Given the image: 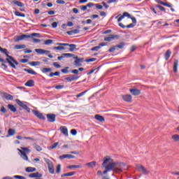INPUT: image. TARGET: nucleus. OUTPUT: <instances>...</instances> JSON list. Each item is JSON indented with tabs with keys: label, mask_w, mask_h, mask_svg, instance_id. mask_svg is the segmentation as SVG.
Returning a JSON list of instances; mask_svg holds the SVG:
<instances>
[{
	"label": "nucleus",
	"mask_w": 179,
	"mask_h": 179,
	"mask_svg": "<svg viewBox=\"0 0 179 179\" xmlns=\"http://www.w3.org/2000/svg\"><path fill=\"white\" fill-rule=\"evenodd\" d=\"M58 145H59V142L55 143L53 145H50V149H55Z\"/></svg>",
	"instance_id": "nucleus-46"
},
{
	"label": "nucleus",
	"mask_w": 179,
	"mask_h": 179,
	"mask_svg": "<svg viewBox=\"0 0 179 179\" xmlns=\"http://www.w3.org/2000/svg\"><path fill=\"white\" fill-rule=\"evenodd\" d=\"M14 41H15V43H17L18 41H22V36H15L14 38Z\"/></svg>",
	"instance_id": "nucleus-40"
},
{
	"label": "nucleus",
	"mask_w": 179,
	"mask_h": 179,
	"mask_svg": "<svg viewBox=\"0 0 179 179\" xmlns=\"http://www.w3.org/2000/svg\"><path fill=\"white\" fill-rule=\"evenodd\" d=\"M124 45H125V43L124 42H121L119 45H115L116 48H124Z\"/></svg>",
	"instance_id": "nucleus-39"
},
{
	"label": "nucleus",
	"mask_w": 179,
	"mask_h": 179,
	"mask_svg": "<svg viewBox=\"0 0 179 179\" xmlns=\"http://www.w3.org/2000/svg\"><path fill=\"white\" fill-rule=\"evenodd\" d=\"M172 139H173V142H178V143H179V135L178 134L173 135Z\"/></svg>",
	"instance_id": "nucleus-30"
},
{
	"label": "nucleus",
	"mask_w": 179,
	"mask_h": 179,
	"mask_svg": "<svg viewBox=\"0 0 179 179\" xmlns=\"http://www.w3.org/2000/svg\"><path fill=\"white\" fill-rule=\"evenodd\" d=\"M171 55V51H170V50H168L166 53H165V59L166 61H169V58H170Z\"/></svg>",
	"instance_id": "nucleus-27"
},
{
	"label": "nucleus",
	"mask_w": 179,
	"mask_h": 179,
	"mask_svg": "<svg viewBox=\"0 0 179 179\" xmlns=\"http://www.w3.org/2000/svg\"><path fill=\"white\" fill-rule=\"evenodd\" d=\"M115 50H117V47L113 46L112 48H110L108 50L109 52H114V51H115Z\"/></svg>",
	"instance_id": "nucleus-54"
},
{
	"label": "nucleus",
	"mask_w": 179,
	"mask_h": 179,
	"mask_svg": "<svg viewBox=\"0 0 179 179\" xmlns=\"http://www.w3.org/2000/svg\"><path fill=\"white\" fill-rule=\"evenodd\" d=\"M1 113H3V114H6L7 110L3 106H1L0 108Z\"/></svg>",
	"instance_id": "nucleus-45"
},
{
	"label": "nucleus",
	"mask_w": 179,
	"mask_h": 179,
	"mask_svg": "<svg viewBox=\"0 0 179 179\" xmlns=\"http://www.w3.org/2000/svg\"><path fill=\"white\" fill-rule=\"evenodd\" d=\"M33 37H38L40 38V34L32 33L29 35L22 34L21 35V40H24V38H31Z\"/></svg>",
	"instance_id": "nucleus-6"
},
{
	"label": "nucleus",
	"mask_w": 179,
	"mask_h": 179,
	"mask_svg": "<svg viewBox=\"0 0 179 179\" xmlns=\"http://www.w3.org/2000/svg\"><path fill=\"white\" fill-rule=\"evenodd\" d=\"M125 163L113 162L110 157L108 158H104L103 162L102 163V166L105 167V171L103 174H106L110 171H113V173H122V170H128V168H125Z\"/></svg>",
	"instance_id": "nucleus-1"
},
{
	"label": "nucleus",
	"mask_w": 179,
	"mask_h": 179,
	"mask_svg": "<svg viewBox=\"0 0 179 179\" xmlns=\"http://www.w3.org/2000/svg\"><path fill=\"white\" fill-rule=\"evenodd\" d=\"M75 172H69L66 173H64L62 175V177H72V176H75Z\"/></svg>",
	"instance_id": "nucleus-29"
},
{
	"label": "nucleus",
	"mask_w": 179,
	"mask_h": 179,
	"mask_svg": "<svg viewBox=\"0 0 179 179\" xmlns=\"http://www.w3.org/2000/svg\"><path fill=\"white\" fill-rule=\"evenodd\" d=\"M87 91H84L76 95V97H78V99H79V97H82V96H85V94H86Z\"/></svg>",
	"instance_id": "nucleus-43"
},
{
	"label": "nucleus",
	"mask_w": 179,
	"mask_h": 179,
	"mask_svg": "<svg viewBox=\"0 0 179 179\" xmlns=\"http://www.w3.org/2000/svg\"><path fill=\"white\" fill-rule=\"evenodd\" d=\"M25 86H27L28 87H33L34 86V80H29L25 83Z\"/></svg>",
	"instance_id": "nucleus-22"
},
{
	"label": "nucleus",
	"mask_w": 179,
	"mask_h": 179,
	"mask_svg": "<svg viewBox=\"0 0 179 179\" xmlns=\"http://www.w3.org/2000/svg\"><path fill=\"white\" fill-rule=\"evenodd\" d=\"M71 135H76V134H78V131H76V129H71Z\"/></svg>",
	"instance_id": "nucleus-61"
},
{
	"label": "nucleus",
	"mask_w": 179,
	"mask_h": 179,
	"mask_svg": "<svg viewBox=\"0 0 179 179\" xmlns=\"http://www.w3.org/2000/svg\"><path fill=\"white\" fill-rule=\"evenodd\" d=\"M100 50V46H95L91 49V51H99Z\"/></svg>",
	"instance_id": "nucleus-52"
},
{
	"label": "nucleus",
	"mask_w": 179,
	"mask_h": 179,
	"mask_svg": "<svg viewBox=\"0 0 179 179\" xmlns=\"http://www.w3.org/2000/svg\"><path fill=\"white\" fill-rule=\"evenodd\" d=\"M56 3H59V5H64L65 3V1H64V0H57Z\"/></svg>",
	"instance_id": "nucleus-50"
},
{
	"label": "nucleus",
	"mask_w": 179,
	"mask_h": 179,
	"mask_svg": "<svg viewBox=\"0 0 179 179\" xmlns=\"http://www.w3.org/2000/svg\"><path fill=\"white\" fill-rule=\"evenodd\" d=\"M70 77L71 78V81L78 80V79H79V76H70Z\"/></svg>",
	"instance_id": "nucleus-48"
},
{
	"label": "nucleus",
	"mask_w": 179,
	"mask_h": 179,
	"mask_svg": "<svg viewBox=\"0 0 179 179\" xmlns=\"http://www.w3.org/2000/svg\"><path fill=\"white\" fill-rule=\"evenodd\" d=\"M40 62H31L29 63V65H31V66H40Z\"/></svg>",
	"instance_id": "nucleus-35"
},
{
	"label": "nucleus",
	"mask_w": 179,
	"mask_h": 179,
	"mask_svg": "<svg viewBox=\"0 0 179 179\" xmlns=\"http://www.w3.org/2000/svg\"><path fill=\"white\" fill-rule=\"evenodd\" d=\"M95 120H96L97 121H99L100 122H104V117L99 115H95Z\"/></svg>",
	"instance_id": "nucleus-24"
},
{
	"label": "nucleus",
	"mask_w": 179,
	"mask_h": 179,
	"mask_svg": "<svg viewBox=\"0 0 179 179\" xmlns=\"http://www.w3.org/2000/svg\"><path fill=\"white\" fill-rule=\"evenodd\" d=\"M80 8L81 10H86V9H87V6H80Z\"/></svg>",
	"instance_id": "nucleus-64"
},
{
	"label": "nucleus",
	"mask_w": 179,
	"mask_h": 179,
	"mask_svg": "<svg viewBox=\"0 0 179 179\" xmlns=\"http://www.w3.org/2000/svg\"><path fill=\"white\" fill-rule=\"evenodd\" d=\"M16 134V131L13 129H8V135L7 136H13Z\"/></svg>",
	"instance_id": "nucleus-32"
},
{
	"label": "nucleus",
	"mask_w": 179,
	"mask_h": 179,
	"mask_svg": "<svg viewBox=\"0 0 179 179\" xmlns=\"http://www.w3.org/2000/svg\"><path fill=\"white\" fill-rule=\"evenodd\" d=\"M56 172L57 173V174L61 173V164H58L57 166V171H56Z\"/></svg>",
	"instance_id": "nucleus-51"
},
{
	"label": "nucleus",
	"mask_w": 179,
	"mask_h": 179,
	"mask_svg": "<svg viewBox=\"0 0 179 179\" xmlns=\"http://www.w3.org/2000/svg\"><path fill=\"white\" fill-rule=\"evenodd\" d=\"M126 27L127 29H132V27H135V24H134V23L133 24H130L126 26Z\"/></svg>",
	"instance_id": "nucleus-59"
},
{
	"label": "nucleus",
	"mask_w": 179,
	"mask_h": 179,
	"mask_svg": "<svg viewBox=\"0 0 179 179\" xmlns=\"http://www.w3.org/2000/svg\"><path fill=\"white\" fill-rule=\"evenodd\" d=\"M48 170H49V173L50 174H54V173H55V170L54 169V165L52 166H49L48 167Z\"/></svg>",
	"instance_id": "nucleus-36"
},
{
	"label": "nucleus",
	"mask_w": 179,
	"mask_h": 179,
	"mask_svg": "<svg viewBox=\"0 0 179 179\" xmlns=\"http://www.w3.org/2000/svg\"><path fill=\"white\" fill-rule=\"evenodd\" d=\"M35 52L39 54L40 55H43V54H50V50H45L44 49H35Z\"/></svg>",
	"instance_id": "nucleus-12"
},
{
	"label": "nucleus",
	"mask_w": 179,
	"mask_h": 179,
	"mask_svg": "<svg viewBox=\"0 0 179 179\" xmlns=\"http://www.w3.org/2000/svg\"><path fill=\"white\" fill-rule=\"evenodd\" d=\"M46 117L49 122H55V117H57L55 114L49 113L46 115Z\"/></svg>",
	"instance_id": "nucleus-9"
},
{
	"label": "nucleus",
	"mask_w": 179,
	"mask_h": 179,
	"mask_svg": "<svg viewBox=\"0 0 179 179\" xmlns=\"http://www.w3.org/2000/svg\"><path fill=\"white\" fill-rule=\"evenodd\" d=\"M62 55L64 56V58H65V57H73V54H72V53H63Z\"/></svg>",
	"instance_id": "nucleus-44"
},
{
	"label": "nucleus",
	"mask_w": 179,
	"mask_h": 179,
	"mask_svg": "<svg viewBox=\"0 0 179 179\" xmlns=\"http://www.w3.org/2000/svg\"><path fill=\"white\" fill-rule=\"evenodd\" d=\"M68 69H69V67H66L65 69H62V73H68Z\"/></svg>",
	"instance_id": "nucleus-53"
},
{
	"label": "nucleus",
	"mask_w": 179,
	"mask_h": 179,
	"mask_svg": "<svg viewBox=\"0 0 179 179\" xmlns=\"http://www.w3.org/2000/svg\"><path fill=\"white\" fill-rule=\"evenodd\" d=\"M33 113L34 115L37 117V118H39V120H45V117L43 115V113H39L38 110H33Z\"/></svg>",
	"instance_id": "nucleus-10"
},
{
	"label": "nucleus",
	"mask_w": 179,
	"mask_h": 179,
	"mask_svg": "<svg viewBox=\"0 0 179 179\" xmlns=\"http://www.w3.org/2000/svg\"><path fill=\"white\" fill-rule=\"evenodd\" d=\"M36 168L29 166V167L26 168L25 171H27V173H34V171H36Z\"/></svg>",
	"instance_id": "nucleus-25"
},
{
	"label": "nucleus",
	"mask_w": 179,
	"mask_h": 179,
	"mask_svg": "<svg viewBox=\"0 0 179 179\" xmlns=\"http://www.w3.org/2000/svg\"><path fill=\"white\" fill-rule=\"evenodd\" d=\"M96 58H91V59H88L87 60H85V62H94V61H96Z\"/></svg>",
	"instance_id": "nucleus-56"
},
{
	"label": "nucleus",
	"mask_w": 179,
	"mask_h": 179,
	"mask_svg": "<svg viewBox=\"0 0 179 179\" xmlns=\"http://www.w3.org/2000/svg\"><path fill=\"white\" fill-rule=\"evenodd\" d=\"M67 169H82V165H70Z\"/></svg>",
	"instance_id": "nucleus-34"
},
{
	"label": "nucleus",
	"mask_w": 179,
	"mask_h": 179,
	"mask_svg": "<svg viewBox=\"0 0 179 179\" xmlns=\"http://www.w3.org/2000/svg\"><path fill=\"white\" fill-rule=\"evenodd\" d=\"M74 59H76L74 61V65L76 66H82V64H83V62H85V59L84 58H78V57H74Z\"/></svg>",
	"instance_id": "nucleus-8"
},
{
	"label": "nucleus",
	"mask_w": 179,
	"mask_h": 179,
	"mask_svg": "<svg viewBox=\"0 0 179 179\" xmlns=\"http://www.w3.org/2000/svg\"><path fill=\"white\" fill-rule=\"evenodd\" d=\"M54 50H58L59 51H62L66 50L64 45L57 46L53 48Z\"/></svg>",
	"instance_id": "nucleus-33"
},
{
	"label": "nucleus",
	"mask_w": 179,
	"mask_h": 179,
	"mask_svg": "<svg viewBox=\"0 0 179 179\" xmlns=\"http://www.w3.org/2000/svg\"><path fill=\"white\" fill-rule=\"evenodd\" d=\"M15 102L20 106V107H22L24 110H26L27 113H30V108L25 104L26 102H23L19 99H15Z\"/></svg>",
	"instance_id": "nucleus-4"
},
{
	"label": "nucleus",
	"mask_w": 179,
	"mask_h": 179,
	"mask_svg": "<svg viewBox=\"0 0 179 179\" xmlns=\"http://www.w3.org/2000/svg\"><path fill=\"white\" fill-rule=\"evenodd\" d=\"M60 131L62 134L64 135V136H66V137L69 136V134H68V128H66V127L65 126L60 127Z\"/></svg>",
	"instance_id": "nucleus-14"
},
{
	"label": "nucleus",
	"mask_w": 179,
	"mask_h": 179,
	"mask_svg": "<svg viewBox=\"0 0 179 179\" xmlns=\"http://www.w3.org/2000/svg\"><path fill=\"white\" fill-rule=\"evenodd\" d=\"M33 51H31V50H28V49H24V54H30Z\"/></svg>",
	"instance_id": "nucleus-58"
},
{
	"label": "nucleus",
	"mask_w": 179,
	"mask_h": 179,
	"mask_svg": "<svg viewBox=\"0 0 179 179\" xmlns=\"http://www.w3.org/2000/svg\"><path fill=\"white\" fill-rule=\"evenodd\" d=\"M44 44L45 45H50V44H52V40L51 39H48L45 41Z\"/></svg>",
	"instance_id": "nucleus-42"
},
{
	"label": "nucleus",
	"mask_w": 179,
	"mask_h": 179,
	"mask_svg": "<svg viewBox=\"0 0 179 179\" xmlns=\"http://www.w3.org/2000/svg\"><path fill=\"white\" fill-rule=\"evenodd\" d=\"M57 26H58V23H57V22H54L52 23V27H53V29L57 28Z\"/></svg>",
	"instance_id": "nucleus-62"
},
{
	"label": "nucleus",
	"mask_w": 179,
	"mask_h": 179,
	"mask_svg": "<svg viewBox=\"0 0 179 179\" xmlns=\"http://www.w3.org/2000/svg\"><path fill=\"white\" fill-rule=\"evenodd\" d=\"M130 93H131L133 96H139V94H141V90L138 89H131L130 90Z\"/></svg>",
	"instance_id": "nucleus-18"
},
{
	"label": "nucleus",
	"mask_w": 179,
	"mask_h": 179,
	"mask_svg": "<svg viewBox=\"0 0 179 179\" xmlns=\"http://www.w3.org/2000/svg\"><path fill=\"white\" fill-rule=\"evenodd\" d=\"M85 166H87V167H90V169H94V167H96V162L87 163Z\"/></svg>",
	"instance_id": "nucleus-23"
},
{
	"label": "nucleus",
	"mask_w": 179,
	"mask_h": 179,
	"mask_svg": "<svg viewBox=\"0 0 179 179\" xmlns=\"http://www.w3.org/2000/svg\"><path fill=\"white\" fill-rule=\"evenodd\" d=\"M13 2L15 5H17V6H19L20 8H23V6H24V3H23L20 1H17L16 0H14Z\"/></svg>",
	"instance_id": "nucleus-26"
},
{
	"label": "nucleus",
	"mask_w": 179,
	"mask_h": 179,
	"mask_svg": "<svg viewBox=\"0 0 179 179\" xmlns=\"http://www.w3.org/2000/svg\"><path fill=\"white\" fill-rule=\"evenodd\" d=\"M71 73H74L75 75H78V73H79V70H78V69L72 70Z\"/></svg>",
	"instance_id": "nucleus-63"
},
{
	"label": "nucleus",
	"mask_w": 179,
	"mask_h": 179,
	"mask_svg": "<svg viewBox=\"0 0 179 179\" xmlns=\"http://www.w3.org/2000/svg\"><path fill=\"white\" fill-rule=\"evenodd\" d=\"M52 71L51 68H43L42 69L43 73H47L48 72H51Z\"/></svg>",
	"instance_id": "nucleus-37"
},
{
	"label": "nucleus",
	"mask_w": 179,
	"mask_h": 179,
	"mask_svg": "<svg viewBox=\"0 0 179 179\" xmlns=\"http://www.w3.org/2000/svg\"><path fill=\"white\" fill-rule=\"evenodd\" d=\"M22 152H26V153H30V150H29V148H21Z\"/></svg>",
	"instance_id": "nucleus-47"
},
{
	"label": "nucleus",
	"mask_w": 179,
	"mask_h": 179,
	"mask_svg": "<svg viewBox=\"0 0 179 179\" xmlns=\"http://www.w3.org/2000/svg\"><path fill=\"white\" fill-rule=\"evenodd\" d=\"M8 108L10 111H12V113H16V108H15V106L12 104H8Z\"/></svg>",
	"instance_id": "nucleus-31"
},
{
	"label": "nucleus",
	"mask_w": 179,
	"mask_h": 179,
	"mask_svg": "<svg viewBox=\"0 0 179 179\" xmlns=\"http://www.w3.org/2000/svg\"><path fill=\"white\" fill-rule=\"evenodd\" d=\"M64 159H76V157L69 154H65L59 156L60 160H64Z\"/></svg>",
	"instance_id": "nucleus-13"
},
{
	"label": "nucleus",
	"mask_w": 179,
	"mask_h": 179,
	"mask_svg": "<svg viewBox=\"0 0 179 179\" xmlns=\"http://www.w3.org/2000/svg\"><path fill=\"white\" fill-rule=\"evenodd\" d=\"M14 178L26 179V178L24 176H14Z\"/></svg>",
	"instance_id": "nucleus-57"
},
{
	"label": "nucleus",
	"mask_w": 179,
	"mask_h": 179,
	"mask_svg": "<svg viewBox=\"0 0 179 179\" xmlns=\"http://www.w3.org/2000/svg\"><path fill=\"white\" fill-rule=\"evenodd\" d=\"M178 59H175L173 62V72L175 73H177L178 71Z\"/></svg>",
	"instance_id": "nucleus-19"
},
{
	"label": "nucleus",
	"mask_w": 179,
	"mask_h": 179,
	"mask_svg": "<svg viewBox=\"0 0 179 179\" xmlns=\"http://www.w3.org/2000/svg\"><path fill=\"white\" fill-rule=\"evenodd\" d=\"M122 16H123V19L124 17H129V19H131V14L127 12H124Z\"/></svg>",
	"instance_id": "nucleus-41"
},
{
	"label": "nucleus",
	"mask_w": 179,
	"mask_h": 179,
	"mask_svg": "<svg viewBox=\"0 0 179 179\" xmlns=\"http://www.w3.org/2000/svg\"><path fill=\"white\" fill-rule=\"evenodd\" d=\"M123 100L124 101H127V103H131L132 102V96L131 94H125L122 96Z\"/></svg>",
	"instance_id": "nucleus-11"
},
{
	"label": "nucleus",
	"mask_w": 179,
	"mask_h": 179,
	"mask_svg": "<svg viewBox=\"0 0 179 179\" xmlns=\"http://www.w3.org/2000/svg\"><path fill=\"white\" fill-rule=\"evenodd\" d=\"M29 178H41L43 175L40 174L38 172L33 173L29 175Z\"/></svg>",
	"instance_id": "nucleus-15"
},
{
	"label": "nucleus",
	"mask_w": 179,
	"mask_h": 179,
	"mask_svg": "<svg viewBox=\"0 0 179 179\" xmlns=\"http://www.w3.org/2000/svg\"><path fill=\"white\" fill-rule=\"evenodd\" d=\"M26 48V45L20 44V45H15L14 46V50H23Z\"/></svg>",
	"instance_id": "nucleus-21"
},
{
	"label": "nucleus",
	"mask_w": 179,
	"mask_h": 179,
	"mask_svg": "<svg viewBox=\"0 0 179 179\" xmlns=\"http://www.w3.org/2000/svg\"><path fill=\"white\" fill-rule=\"evenodd\" d=\"M0 51L1 52H3V54H5L6 57H7L6 61L8 62V64H9L10 66H11V68H13L14 69H16L15 65H19V62H17V61H15L13 57L9 55V52H8V50L2 48V47L0 46Z\"/></svg>",
	"instance_id": "nucleus-2"
},
{
	"label": "nucleus",
	"mask_w": 179,
	"mask_h": 179,
	"mask_svg": "<svg viewBox=\"0 0 179 179\" xmlns=\"http://www.w3.org/2000/svg\"><path fill=\"white\" fill-rule=\"evenodd\" d=\"M1 94L2 97H4V99H6V100H13V96L11 94H9L6 92H3Z\"/></svg>",
	"instance_id": "nucleus-17"
},
{
	"label": "nucleus",
	"mask_w": 179,
	"mask_h": 179,
	"mask_svg": "<svg viewBox=\"0 0 179 179\" xmlns=\"http://www.w3.org/2000/svg\"><path fill=\"white\" fill-rule=\"evenodd\" d=\"M56 45H64V47H70V48L69 49V51H70V52H72L75 51V50H76V45L75 44L57 43H56Z\"/></svg>",
	"instance_id": "nucleus-3"
},
{
	"label": "nucleus",
	"mask_w": 179,
	"mask_h": 179,
	"mask_svg": "<svg viewBox=\"0 0 179 179\" xmlns=\"http://www.w3.org/2000/svg\"><path fill=\"white\" fill-rule=\"evenodd\" d=\"M136 170H138V171H139L140 173L145 174V176H148V174L150 173V171H149L146 168H145L142 165H137Z\"/></svg>",
	"instance_id": "nucleus-5"
},
{
	"label": "nucleus",
	"mask_w": 179,
	"mask_h": 179,
	"mask_svg": "<svg viewBox=\"0 0 179 179\" xmlns=\"http://www.w3.org/2000/svg\"><path fill=\"white\" fill-rule=\"evenodd\" d=\"M95 6H96V9H103V6H101L99 3L95 4Z\"/></svg>",
	"instance_id": "nucleus-60"
},
{
	"label": "nucleus",
	"mask_w": 179,
	"mask_h": 179,
	"mask_svg": "<svg viewBox=\"0 0 179 179\" xmlns=\"http://www.w3.org/2000/svg\"><path fill=\"white\" fill-rule=\"evenodd\" d=\"M119 38H120V36L110 34L108 36L104 38V41H108L110 43L113 40H118Z\"/></svg>",
	"instance_id": "nucleus-7"
},
{
	"label": "nucleus",
	"mask_w": 179,
	"mask_h": 179,
	"mask_svg": "<svg viewBox=\"0 0 179 179\" xmlns=\"http://www.w3.org/2000/svg\"><path fill=\"white\" fill-rule=\"evenodd\" d=\"M44 160L45 163L48 164V167H51L54 166V164H52V162H51V160H50L49 159L44 158Z\"/></svg>",
	"instance_id": "nucleus-28"
},
{
	"label": "nucleus",
	"mask_w": 179,
	"mask_h": 179,
	"mask_svg": "<svg viewBox=\"0 0 179 179\" xmlns=\"http://www.w3.org/2000/svg\"><path fill=\"white\" fill-rule=\"evenodd\" d=\"M18 152H20V153H21V157L22 159H23V160H26L27 162V160H29V157H27V155H26V152H24L23 150H20V149H17Z\"/></svg>",
	"instance_id": "nucleus-16"
},
{
	"label": "nucleus",
	"mask_w": 179,
	"mask_h": 179,
	"mask_svg": "<svg viewBox=\"0 0 179 179\" xmlns=\"http://www.w3.org/2000/svg\"><path fill=\"white\" fill-rule=\"evenodd\" d=\"M24 72H27V73H30V75H37V72L31 69H24Z\"/></svg>",
	"instance_id": "nucleus-20"
},
{
	"label": "nucleus",
	"mask_w": 179,
	"mask_h": 179,
	"mask_svg": "<svg viewBox=\"0 0 179 179\" xmlns=\"http://www.w3.org/2000/svg\"><path fill=\"white\" fill-rule=\"evenodd\" d=\"M53 66H55V68H57V69L61 68V65H59V64H58V62H54V63H53Z\"/></svg>",
	"instance_id": "nucleus-55"
},
{
	"label": "nucleus",
	"mask_w": 179,
	"mask_h": 179,
	"mask_svg": "<svg viewBox=\"0 0 179 179\" xmlns=\"http://www.w3.org/2000/svg\"><path fill=\"white\" fill-rule=\"evenodd\" d=\"M15 16H21V17H26V15H24V13H20L19 11H15Z\"/></svg>",
	"instance_id": "nucleus-38"
},
{
	"label": "nucleus",
	"mask_w": 179,
	"mask_h": 179,
	"mask_svg": "<svg viewBox=\"0 0 179 179\" xmlns=\"http://www.w3.org/2000/svg\"><path fill=\"white\" fill-rule=\"evenodd\" d=\"M35 149L36 150H37V152H41V150H43V148H41V147H40V145H35Z\"/></svg>",
	"instance_id": "nucleus-49"
}]
</instances>
